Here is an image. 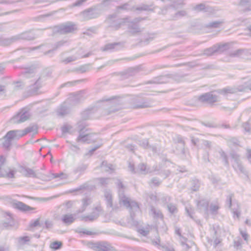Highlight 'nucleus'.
Segmentation results:
<instances>
[{
	"mask_svg": "<svg viewBox=\"0 0 251 251\" xmlns=\"http://www.w3.org/2000/svg\"><path fill=\"white\" fill-rule=\"evenodd\" d=\"M11 204L13 208L24 212L29 211L35 209V208L34 207H30L29 205H27L26 204L23 203V202L16 200H14L11 201Z\"/></svg>",
	"mask_w": 251,
	"mask_h": 251,
	"instance_id": "nucleus-1",
	"label": "nucleus"
},
{
	"mask_svg": "<svg viewBox=\"0 0 251 251\" xmlns=\"http://www.w3.org/2000/svg\"><path fill=\"white\" fill-rule=\"evenodd\" d=\"M75 220V218L72 214H66L62 217L63 222L67 224L72 223Z\"/></svg>",
	"mask_w": 251,
	"mask_h": 251,
	"instance_id": "nucleus-2",
	"label": "nucleus"
},
{
	"mask_svg": "<svg viewBox=\"0 0 251 251\" xmlns=\"http://www.w3.org/2000/svg\"><path fill=\"white\" fill-rule=\"evenodd\" d=\"M62 246V243L61 241H53L50 244V248L51 249L56 250L60 249Z\"/></svg>",
	"mask_w": 251,
	"mask_h": 251,
	"instance_id": "nucleus-3",
	"label": "nucleus"
},
{
	"mask_svg": "<svg viewBox=\"0 0 251 251\" xmlns=\"http://www.w3.org/2000/svg\"><path fill=\"white\" fill-rule=\"evenodd\" d=\"M16 136V134L14 131H10L6 134L5 138H6L8 140H11L14 138Z\"/></svg>",
	"mask_w": 251,
	"mask_h": 251,
	"instance_id": "nucleus-4",
	"label": "nucleus"
},
{
	"mask_svg": "<svg viewBox=\"0 0 251 251\" xmlns=\"http://www.w3.org/2000/svg\"><path fill=\"white\" fill-rule=\"evenodd\" d=\"M21 241L23 242H28L29 241V238L27 236H25V237H22L21 239Z\"/></svg>",
	"mask_w": 251,
	"mask_h": 251,
	"instance_id": "nucleus-5",
	"label": "nucleus"
},
{
	"mask_svg": "<svg viewBox=\"0 0 251 251\" xmlns=\"http://www.w3.org/2000/svg\"><path fill=\"white\" fill-rule=\"evenodd\" d=\"M39 225V221L38 220H37L36 221H35L34 222V223H33V226H38Z\"/></svg>",
	"mask_w": 251,
	"mask_h": 251,
	"instance_id": "nucleus-6",
	"label": "nucleus"
},
{
	"mask_svg": "<svg viewBox=\"0 0 251 251\" xmlns=\"http://www.w3.org/2000/svg\"><path fill=\"white\" fill-rule=\"evenodd\" d=\"M9 177H13L14 176V172L13 171H12L9 174L7 175Z\"/></svg>",
	"mask_w": 251,
	"mask_h": 251,
	"instance_id": "nucleus-7",
	"label": "nucleus"
},
{
	"mask_svg": "<svg viewBox=\"0 0 251 251\" xmlns=\"http://www.w3.org/2000/svg\"><path fill=\"white\" fill-rule=\"evenodd\" d=\"M243 237L245 240H247L248 239V235L246 234H244L243 235Z\"/></svg>",
	"mask_w": 251,
	"mask_h": 251,
	"instance_id": "nucleus-8",
	"label": "nucleus"
},
{
	"mask_svg": "<svg viewBox=\"0 0 251 251\" xmlns=\"http://www.w3.org/2000/svg\"><path fill=\"white\" fill-rule=\"evenodd\" d=\"M26 119H27V118H25V119H24V120H22V121H25V120H26Z\"/></svg>",
	"mask_w": 251,
	"mask_h": 251,
	"instance_id": "nucleus-9",
	"label": "nucleus"
}]
</instances>
